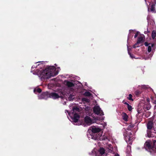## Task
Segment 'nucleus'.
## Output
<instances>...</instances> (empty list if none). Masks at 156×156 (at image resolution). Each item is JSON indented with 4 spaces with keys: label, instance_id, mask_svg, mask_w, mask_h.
I'll list each match as a JSON object with an SVG mask.
<instances>
[{
    "label": "nucleus",
    "instance_id": "1",
    "mask_svg": "<svg viewBox=\"0 0 156 156\" xmlns=\"http://www.w3.org/2000/svg\"><path fill=\"white\" fill-rule=\"evenodd\" d=\"M58 73V71H56V68L54 66H51L40 71L38 72V75L41 81H44L49 79L51 76H56Z\"/></svg>",
    "mask_w": 156,
    "mask_h": 156
},
{
    "label": "nucleus",
    "instance_id": "2",
    "mask_svg": "<svg viewBox=\"0 0 156 156\" xmlns=\"http://www.w3.org/2000/svg\"><path fill=\"white\" fill-rule=\"evenodd\" d=\"M145 148L148 151L152 152L153 151L152 146L151 145L150 141H147L144 145Z\"/></svg>",
    "mask_w": 156,
    "mask_h": 156
},
{
    "label": "nucleus",
    "instance_id": "3",
    "mask_svg": "<svg viewBox=\"0 0 156 156\" xmlns=\"http://www.w3.org/2000/svg\"><path fill=\"white\" fill-rule=\"evenodd\" d=\"M93 111L94 113L97 115L100 114L101 115H104L103 112L98 106L94 107Z\"/></svg>",
    "mask_w": 156,
    "mask_h": 156
},
{
    "label": "nucleus",
    "instance_id": "4",
    "mask_svg": "<svg viewBox=\"0 0 156 156\" xmlns=\"http://www.w3.org/2000/svg\"><path fill=\"white\" fill-rule=\"evenodd\" d=\"M49 98V92H43L41 94L38 96V98L40 99L46 100Z\"/></svg>",
    "mask_w": 156,
    "mask_h": 156
},
{
    "label": "nucleus",
    "instance_id": "5",
    "mask_svg": "<svg viewBox=\"0 0 156 156\" xmlns=\"http://www.w3.org/2000/svg\"><path fill=\"white\" fill-rule=\"evenodd\" d=\"M90 135L92 139L94 140H97L99 139V137L101 136V134L100 133H91Z\"/></svg>",
    "mask_w": 156,
    "mask_h": 156
},
{
    "label": "nucleus",
    "instance_id": "6",
    "mask_svg": "<svg viewBox=\"0 0 156 156\" xmlns=\"http://www.w3.org/2000/svg\"><path fill=\"white\" fill-rule=\"evenodd\" d=\"M49 98H51L53 99L58 98L60 97L58 94L56 93L52 92L50 93H49Z\"/></svg>",
    "mask_w": 156,
    "mask_h": 156
},
{
    "label": "nucleus",
    "instance_id": "7",
    "mask_svg": "<svg viewBox=\"0 0 156 156\" xmlns=\"http://www.w3.org/2000/svg\"><path fill=\"white\" fill-rule=\"evenodd\" d=\"M91 131L92 133H100L99 132L101 131V129L99 128L94 127L92 128Z\"/></svg>",
    "mask_w": 156,
    "mask_h": 156
},
{
    "label": "nucleus",
    "instance_id": "8",
    "mask_svg": "<svg viewBox=\"0 0 156 156\" xmlns=\"http://www.w3.org/2000/svg\"><path fill=\"white\" fill-rule=\"evenodd\" d=\"M80 118V116L78 114L76 113H75L73 115V121L75 122H77L79 119Z\"/></svg>",
    "mask_w": 156,
    "mask_h": 156
},
{
    "label": "nucleus",
    "instance_id": "9",
    "mask_svg": "<svg viewBox=\"0 0 156 156\" xmlns=\"http://www.w3.org/2000/svg\"><path fill=\"white\" fill-rule=\"evenodd\" d=\"M92 121V120L89 116H86L84 118V122L87 124L91 123Z\"/></svg>",
    "mask_w": 156,
    "mask_h": 156
},
{
    "label": "nucleus",
    "instance_id": "10",
    "mask_svg": "<svg viewBox=\"0 0 156 156\" xmlns=\"http://www.w3.org/2000/svg\"><path fill=\"white\" fill-rule=\"evenodd\" d=\"M154 123L152 121H149L147 124V127L148 129H151L153 126Z\"/></svg>",
    "mask_w": 156,
    "mask_h": 156
},
{
    "label": "nucleus",
    "instance_id": "11",
    "mask_svg": "<svg viewBox=\"0 0 156 156\" xmlns=\"http://www.w3.org/2000/svg\"><path fill=\"white\" fill-rule=\"evenodd\" d=\"M122 116L123 119L126 122L128 121V116L127 114L124 112L122 113Z\"/></svg>",
    "mask_w": 156,
    "mask_h": 156
},
{
    "label": "nucleus",
    "instance_id": "12",
    "mask_svg": "<svg viewBox=\"0 0 156 156\" xmlns=\"http://www.w3.org/2000/svg\"><path fill=\"white\" fill-rule=\"evenodd\" d=\"M65 82H66V85L67 86H68L69 87H73L74 86V84H73V83L70 81H67Z\"/></svg>",
    "mask_w": 156,
    "mask_h": 156
},
{
    "label": "nucleus",
    "instance_id": "13",
    "mask_svg": "<svg viewBox=\"0 0 156 156\" xmlns=\"http://www.w3.org/2000/svg\"><path fill=\"white\" fill-rule=\"evenodd\" d=\"M155 4L153 3H152L150 4L151 5V12H154L155 11Z\"/></svg>",
    "mask_w": 156,
    "mask_h": 156
},
{
    "label": "nucleus",
    "instance_id": "14",
    "mask_svg": "<svg viewBox=\"0 0 156 156\" xmlns=\"http://www.w3.org/2000/svg\"><path fill=\"white\" fill-rule=\"evenodd\" d=\"M152 146L153 149V151H154L156 150V140H154L153 141V144Z\"/></svg>",
    "mask_w": 156,
    "mask_h": 156
},
{
    "label": "nucleus",
    "instance_id": "15",
    "mask_svg": "<svg viewBox=\"0 0 156 156\" xmlns=\"http://www.w3.org/2000/svg\"><path fill=\"white\" fill-rule=\"evenodd\" d=\"M73 112H80V109L77 107H75L73 108Z\"/></svg>",
    "mask_w": 156,
    "mask_h": 156
},
{
    "label": "nucleus",
    "instance_id": "16",
    "mask_svg": "<svg viewBox=\"0 0 156 156\" xmlns=\"http://www.w3.org/2000/svg\"><path fill=\"white\" fill-rule=\"evenodd\" d=\"M151 36L153 39H154L156 37V31L155 30H153Z\"/></svg>",
    "mask_w": 156,
    "mask_h": 156
},
{
    "label": "nucleus",
    "instance_id": "17",
    "mask_svg": "<svg viewBox=\"0 0 156 156\" xmlns=\"http://www.w3.org/2000/svg\"><path fill=\"white\" fill-rule=\"evenodd\" d=\"M99 152L101 154L103 155L105 152V149L103 148H101L99 151Z\"/></svg>",
    "mask_w": 156,
    "mask_h": 156
},
{
    "label": "nucleus",
    "instance_id": "18",
    "mask_svg": "<svg viewBox=\"0 0 156 156\" xmlns=\"http://www.w3.org/2000/svg\"><path fill=\"white\" fill-rule=\"evenodd\" d=\"M84 95L85 96L89 97L91 95V94L90 92L87 91L84 93Z\"/></svg>",
    "mask_w": 156,
    "mask_h": 156
},
{
    "label": "nucleus",
    "instance_id": "19",
    "mask_svg": "<svg viewBox=\"0 0 156 156\" xmlns=\"http://www.w3.org/2000/svg\"><path fill=\"white\" fill-rule=\"evenodd\" d=\"M132 95L131 94H129L128 97H127V99L129 100L133 101L134 100L132 98Z\"/></svg>",
    "mask_w": 156,
    "mask_h": 156
},
{
    "label": "nucleus",
    "instance_id": "20",
    "mask_svg": "<svg viewBox=\"0 0 156 156\" xmlns=\"http://www.w3.org/2000/svg\"><path fill=\"white\" fill-rule=\"evenodd\" d=\"M143 39V37H140L138 38L137 42V43H140L142 41Z\"/></svg>",
    "mask_w": 156,
    "mask_h": 156
},
{
    "label": "nucleus",
    "instance_id": "21",
    "mask_svg": "<svg viewBox=\"0 0 156 156\" xmlns=\"http://www.w3.org/2000/svg\"><path fill=\"white\" fill-rule=\"evenodd\" d=\"M41 91H42L41 89L39 88H38L36 89H35L34 90V93H35V92L37 91L38 93H40L41 92Z\"/></svg>",
    "mask_w": 156,
    "mask_h": 156
},
{
    "label": "nucleus",
    "instance_id": "22",
    "mask_svg": "<svg viewBox=\"0 0 156 156\" xmlns=\"http://www.w3.org/2000/svg\"><path fill=\"white\" fill-rule=\"evenodd\" d=\"M135 93L136 96H138L141 94V92L139 90H136Z\"/></svg>",
    "mask_w": 156,
    "mask_h": 156
},
{
    "label": "nucleus",
    "instance_id": "23",
    "mask_svg": "<svg viewBox=\"0 0 156 156\" xmlns=\"http://www.w3.org/2000/svg\"><path fill=\"white\" fill-rule=\"evenodd\" d=\"M128 53L129 54V55L131 57V58H136L135 56H134V55L131 54V53L129 51V49L128 48Z\"/></svg>",
    "mask_w": 156,
    "mask_h": 156
},
{
    "label": "nucleus",
    "instance_id": "24",
    "mask_svg": "<svg viewBox=\"0 0 156 156\" xmlns=\"http://www.w3.org/2000/svg\"><path fill=\"white\" fill-rule=\"evenodd\" d=\"M127 108H128V110L129 111H131L132 110V107L130 105H129L127 106Z\"/></svg>",
    "mask_w": 156,
    "mask_h": 156
},
{
    "label": "nucleus",
    "instance_id": "25",
    "mask_svg": "<svg viewBox=\"0 0 156 156\" xmlns=\"http://www.w3.org/2000/svg\"><path fill=\"white\" fill-rule=\"evenodd\" d=\"M152 50L151 47L150 46H149L148 47V52H150Z\"/></svg>",
    "mask_w": 156,
    "mask_h": 156
},
{
    "label": "nucleus",
    "instance_id": "26",
    "mask_svg": "<svg viewBox=\"0 0 156 156\" xmlns=\"http://www.w3.org/2000/svg\"><path fill=\"white\" fill-rule=\"evenodd\" d=\"M139 43H137V42L135 44L133 45V48H136L137 47H138V46H137L138 44Z\"/></svg>",
    "mask_w": 156,
    "mask_h": 156
},
{
    "label": "nucleus",
    "instance_id": "27",
    "mask_svg": "<svg viewBox=\"0 0 156 156\" xmlns=\"http://www.w3.org/2000/svg\"><path fill=\"white\" fill-rule=\"evenodd\" d=\"M150 44H149L147 42H145V43H144V45L146 46H148Z\"/></svg>",
    "mask_w": 156,
    "mask_h": 156
},
{
    "label": "nucleus",
    "instance_id": "28",
    "mask_svg": "<svg viewBox=\"0 0 156 156\" xmlns=\"http://www.w3.org/2000/svg\"><path fill=\"white\" fill-rule=\"evenodd\" d=\"M139 34V32H137L134 35V38H136L137 37L138 35Z\"/></svg>",
    "mask_w": 156,
    "mask_h": 156
},
{
    "label": "nucleus",
    "instance_id": "29",
    "mask_svg": "<svg viewBox=\"0 0 156 156\" xmlns=\"http://www.w3.org/2000/svg\"><path fill=\"white\" fill-rule=\"evenodd\" d=\"M37 66L36 65V66H35L34 65H33L32 66V67H31V69H33L36 68V67Z\"/></svg>",
    "mask_w": 156,
    "mask_h": 156
},
{
    "label": "nucleus",
    "instance_id": "30",
    "mask_svg": "<svg viewBox=\"0 0 156 156\" xmlns=\"http://www.w3.org/2000/svg\"><path fill=\"white\" fill-rule=\"evenodd\" d=\"M126 136V137L128 139V140L129 141L130 140L131 138L129 136Z\"/></svg>",
    "mask_w": 156,
    "mask_h": 156
},
{
    "label": "nucleus",
    "instance_id": "31",
    "mask_svg": "<svg viewBox=\"0 0 156 156\" xmlns=\"http://www.w3.org/2000/svg\"><path fill=\"white\" fill-rule=\"evenodd\" d=\"M124 104L128 106L129 104L126 102L124 103Z\"/></svg>",
    "mask_w": 156,
    "mask_h": 156
},
{
    "label": "nucleus",
    "instance_id": "32",
    "mask_svg": "<svg viewBox=\"0 0 156 156\" xmlns=\"http://www.w3.org/2000/svg\"><path fill=\"white\" fill-rule=\"evenodd\" d=\"M154 44H151V47H154Z\"/></svg>",
    "mask_w": 156,
    "mask_h": 156
},
{
    "label": "nucleus",
    "instance_id": "33",
    "mask_svg": "<svg viewBox=\"0 0 156 156\" xmlns=\"http://www.w3.org/2000/svg\"><path fill=\"white\" fill-rule=\"evenodd\" d=\"M129 32H130V33H132V32H133V30H129Z\"/></svg>",
    "mask_w": 156,
    "mask_h": 156
},
{
    "label": "nucleus",
    "instance_id": "34",
    "mask_svg": "<svg viewBox=\"0 0 156 156\" xmlns=\"http://www.w3.org/2000/svg\"><path fill=\"white\" fill-rule=\"evenodd\" d=\"M86 100H87L85 98H83V99H82V100L83 101H86Z\"/></svg>",
    "mask_w": 156,
    "mask_h": 156
},
{
    "label": "nucleus",
    "instance_id": "35",
    "mask_svg": "<svg viewBox=\"0 0 156 156\" xmlns=\"http://www.w3.org/2000/svg\"><path fill=\"white\" fill-rule=\"evenodd\" d=\"M115 156H119V154H116L115 155Z\"/></svg>",
    "mask_w": 156,
    "mask_h": 156
},
{
    "label": "nucleus",
    "instance_id": "36",
    "mask_svg": "<svg viewBox=\"0 0 156 156\" xmlns=\"http://www.w3.org/2000/svg\"><path fill=\"white\" fill-rule=\"evenodd\" d=\"M147 110H149L150 109V107H149L148 106V107H147Z\"/></svg>",
    "mask_w": 156,
    "mask_h": 156
},
{
    "label": "nucleus",
    "instance_id": "37",
    "mask_svg": "<svg viewBox=\"0 0 156 156\" xmlns=\"http://www.w3.org/2000/svg\"><path fill=\"white\" fill-rule=\"evenodd\" d=\"M154 0V4H156V0Z\"/></svg>",
    "mask_w": 156,
    "mask_h": 156
},
{
    "label": "nucleus",
    "instance_id": "38",
    "mask_svg": "<svg viewBox=\"0 0 156 156\" xmlns=\"http://www.w3.org/2000/svg\"><path fill=\"white\" fill-rule=\"evenodd\" d=\"M125 102H125V100H123L122 101V103L124 104V103Z\"/></svg>",
    "mask_w": 156,
    "mask_h": 156
},
{
    "label": "nucleus",
    "instance_id": "39",
    "mask_svg": "<svg viewBox=\"0 0 156 156\" xmlns=\"http://www.w3.org/2000/svg\"><path fill=\"white\" fill-rule=\"evenodd\" d=\"M148 102H149L150 101V100L149 99H147V100Z\"/></svg>",
    "mask_w": 156,
    "mask_h": 156
},
{
    "label": "nucleus",
    "instance_id": "40",
    "mask_svg": "<svg viewBox=\"0 0 156 156\" xmlns=\"http://www.w3.org/2000/svg\"><path fill=\"white\" fill-rule=\"evenodd\" d=\"M130 133L131 135V134H132L131 133Z\"/></svg>",
    "mask_w": 156,
    "mask_h": 156
}]
</instances>
